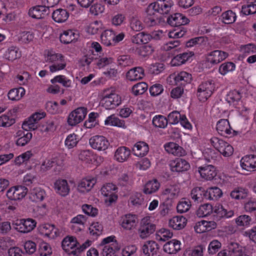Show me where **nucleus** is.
<instances>
[{"label": "nucleus", "instance_id": "1", "mask_svg": "<svg viewBox=\"0 0 256 256\" xmlns=\"http://www.w3.org/2000/svg\"><path fill=\"white\" fill-rule=\"evenodd\" d=\"M100 246H102L101 254L102 256H118L116 252L120 249V245L116 240V236H110L104 238Z\"/></svg>", "mask_w": 256, "mask_h": 256}, {"label": "nucleus", "instance_id": "2", "mask_svg": "<svg viewBox=\"0 0 256 256\" xmlns=\"http://www.w3.org/2000/svg\"><path fill=\"white\" fill-rule=\"evenodd\" d=\"M214 89L215 84L213 80L203 82L198 88L196 96L200 101L205 102L212 96Z\"/></svg>", "mask_w": 256, "mask_h": 256}, {"label": "nucleus", "instance_id": "3", "mask_svg": "<svg viewBox=\"0 0 256 256\" xmlns=\"http://www.w3.org/2000/svg\"><path fill=\"white\" fill-rule=\"evenodd\" d=\"M79 243L76 238L74 236H66L62 242V249L68 254L78 256L80 251L78 250Z\"/></svg>", "mask_w": 256, "mask_h": 256}, {"label": "nucleus", "instance_id": "4", "mask_svg": "<svg viewBox=\"0 0 256 256\" xmlns=\"http://www.w3.org/2000/svg\"><path fill=\"white\" fill-rule=\"evenodd\" d=\"M156 229V226L151 222L149 218H144L138 230L139 236L142 239L147 238L155 232Z\"/></svg>", "mask_w": 256, "mask_h": 256}, {"label": "nucleus", "instance_id": "5", "mask_svg": "<svg viewBox=\"0 0 256 256\" xmlns=\"http://www.w3.org/2000/svg\"><path fill=\"white\" fill-rule=\"evenodd\" d=\"M14 228L22 233H28L31 232L36 226V222L32 218L18 220L13 224Z\"/></svg>", "mask_w": 256, "mask_h": 256}, {"label": "nucleus", "instance_id": "6", "mask_svg": "<svg viewBox=\"0 0 256 256\" xmlns=\"http://www.w3.org/2000/svg\"><path fill=\"white\" fill-rule=\"evenodd\" d=\"M102 106L106 109H113L121 103L120 97L116 93L106 94L100 102Z\"/></svg>", "mask_w": 256, "mask_h": 256}, {"label": "nucleus", "instance_id": "7", "mask_svg": "<svg viewBox=\"0 0 256 256\" xmlns=\"http://www.w3.org/2000/svg\"><path fill=\"white\" fill-rule=\"evenodd\" d=\"M213 208L214 220L218 222L222 219L230 218L234 215V212L233 210H230L228 211L220 204H216Z\"/></svg>", "mask_w": 256, "mask_h": 256}, {"label": "nucleus", "instance_id": "8", "mask_svg": "<svg viewBox=\"0 0 256 256\" xmlns=\"http://www.w3.org/2000/svg\"><path fill=\"white\" fill-rule=\"evenodd\" d=\"M150 5L152 6V7L156 12L162 14H167L170 12L173 6V2L171 0H159L150 4Z\"/></svg>", "mask_w": 256, "mask_h": 256}, {"label": "nucleus", "instance_id": "9", "mask_svg": "<svg viewBox=\"0 0 256 256\" xmlns=\"http://www.w3.org/2000/svg\"><path fill=\"white\" fill-rule=\"evenodd\" d=\"M216 130L218 134L226 137H231L234 135L236 132L230 127L229 122L226 119H221L216 124Z\"/></svg>", "mask_w": 256, "mask_h": 256}, {"label": "nucleus", "instance_id": "10", "mask_svg": "<svg viewBox=\"0 0 256 256\" xmlns=\"http://www.w3.org/2000/svg\"><path fill=\"white\" fill-rule=\"evenodd\" d=\"M89 143L93 148L98 150H104L110 146L108 141L102 136H95L92 137L89 140Z\"/></svg>", "mask_w": 256, "mask_h": 256}, {"label": "nucleus", "instance_id": "11", "mask_svg": "<svg viewBox=\"0 0 256 256\" xmlns=\"http://www.w3.org/2000/svg\"><path fill=\"white\" fill-rule=\"evenodd\" d=\"M198 172L201 178L206 180H211L217 175L216 168L212 164L198 167Z\"/></svg>", "mask_w": 256, "mask_h": 256}, {"label": "nucleus", "instance_id": "12", "mask_svg": "<svg viewBox=\"0 0 256 256\" xmlns=\"http://www.w3.org/2000/svg\"><path fill=\"white\" fill-rule=\"evenodd\" d=\"M170 170L173 172H180L188 170L190 168L189 163L185 160L176 158L170 162Z\"/></svg>", "mask_w": 256, "mask_h": 256}, {"label": "nucleus", "instance_id": "13", "mask_svg": "<svg viewBox=\"0 0 256 256\" xmlns=\"http://www.w3.org/2000/svg\"><path fill=\"white\" fill-rule=\"evenodd\" d=\"M150 4L148 6L146 10V16L144 18L145 23L149 26H152L160 24L162 18H158L156 14V12Z\"/></svg>", "mask_w": 256, "mask_h": 256}, {"label": "nucleus", "instance_id": "14", "mask_svg": "<svg viewBox=\"0 0 256 256\" xmlns=\"http://www.w3.org/2000/svg\"><path fill=\"white\" fill-rule=\"evenodd\" d=\"M190 20L184 16L180 13L171 14L167 18V22L172 26L180 28L182 26L188 24Z\"/></svg>", "mask_w": 256, "mask_h": 256}, {"label": "nucleus", "instance_id": "15", "mask_svg": "<svg viewBox=\"0 0 256 256\" xmlns=\"http://www.w3.org/2000/svg\"><path fill=\"white\" fill-rule=\"evenodd\" d=\"M50 10L46 5L36 6L30 8L28 14L32 18L36 19L44 18L48 15Z\"/></svg>", "mask_w": 256, "mask_h": 256}, {"label": "nucleus", "instance_id": "16", "mask_svg": "<svg viewBox=\"0 0 256 256\" xmlns=\"http://www.w3.org/2000/svg\"><path fill=\"white\" fill-rule=\"evenodd\" d=\"M40 233L46 236L54 239L59 236L60 232L54 225L49 224H44L40 227Z\"/></svg>", "mask_w": 256, "mask_h": 256}, {"label": "nucleus", "instance_id": "17", "mask_svg": "<svg viewBox=\"0 0 256 256\" xmlns=\"http://www.w3.org/2000/svg\"><path fill=\"white\" fill-rule=\"evenodd\" d=\"M228 56L226 52L215 50L207 54L206 61L212 64H218L225 60Z\"/></svg>", "mask_w": 256, "mask_h": 256}, {"label": "nucleus", "instance_id": "18", "mask_svg": "<svg viewBox=\"0 0 256 256\" xmlns=\"http://www.w3.org/2000/svg\"><path fill=\"white\" fill-rule=\"evenodd\" d=\"M76 184L72 181L70 180L69 183L64 179L57 180L54 183V188L56 190L60 192H70V190H74Z\"/></svg>", "mask_w": 256, "mask_h": 256}, {"label": "nucleus", "instance_id": "19", "mask_svg": "<svg viewBox=\"0 0 256 256\" xmlns=\"http://www.w3.org/2000/svg\"><path fill=\"white\" fill-rule=\"evenodd\" d=\"M138 223L136 215L127 214L121 218V226L124 229L130 230L136 227Z\"/></svg>", "mask_w": 256, "mask_h": 256}, {"label": "nucleus", "instance_id": "20", "mask_svg": "<svg viewBox=\"0 0 256 256\" xmlns=\"http://www.w3.org/2000/svg\"><path fill=\"white\" fill-rule=\"evenodd\" d=\"M242 169L247 171H253L256 168V156L254 154L244 156L240 161Z\"/></svg>", "mask_w": 256, "mask_h": 256}, {"label": "nucleus", "instance_id": "21", "mask_svg": "<svg viewBox=\"0 0 256 256\" xmlns=\"http://www.w3.org/2000/svg\"><path fill=\"white\" fill-rule=\"evenodd\" d=\"M216 227V224L214 220H201L196 223L194 230L197 233L201 234L209 232Z\"/></svg>", "mask_w": 256, "mask_h": 256}, {"label": "nucleus", "instance_id": "22", "mask_svg": "<svg viewBox=\"0 0 256 256\" xmlns=\"http://www.w3.org/2000/svg\"><path fill=\"white\" fill-rule=\"evenodd\" d=\"M191 197L195 202L200 203L204 200V199L208 200H217L222 196L223 193H218L216 196L214 193H190Z\"/></svg>", "mask_w": 256, "mask_h": 256}, {"label": "nucleus", "instance_id": "23", "mask_svg": "<svg viewBox=\"0 0 256 256\" xmlns=\"http://www.w3.org/2000/svg\"><path fill=\"white\" fill-rule=\"evenodd\" d=\"M159 249L158 244L153 240L146 242L142 247L143 253L147 256H154L157 254Z\"/></svg>", "mask_w": 256, "mask_h": 256}, {"label": "nucleus", "instance_id": "24", "mask_svg": "<svg viewBox=\"0 0 256 256\" xmlns=\"http://www.w3.org/2000/svg\"><path fill=\"white\" fill-rule=\"evenodd\" d=\"M164 147L168 153L172 154L174 156H181L186 154V151L184 149L175 142L166 143L164 144Z\"/></svg>", "mask_w": 256, "mask_h": 256}, {"label": "nucleus", "instance_id": "25", "mask_svg": "<svg viewBox=\"0 0 256 256\" xmlns=\"http://www.w3.org/2000/svg\"><path fill=\"white\" fill-rule=\"evenodd\" d=\"M187 223V220L183 216H176L170 219L168 226L175 230H180L185 227Z\"/></svg>", "mask_w": 256, "mask_h": 256}, {"label": "nucleus", "instance_id": "26", "mask_svg": "<svg viewBox=\"0 0 256 256\" xmlns=\"http://www.w3.org/2000/svg\"><path fill=\"white\" fill-rule=\"evenodd\" d=\"M126 76L127 79L130 81L141 80L144 76V70L142 67H136L130 70Z\"/></svg>", "mask_w": 256, "mask_h": 256}, {"label": "nucleus", "instance_id": "27", "mask_svg": "<svg viewBox=\"0 0 256 256\" xmlns=\"http://www.w3.org/2000/svg\"><path fill=\"white\" fill-rule=\"evenodd\" d=\"M176 84L181 86H184L186 84L190 83L192 80V74L186 72H178L174 78Z\"/></svg>", "mask_w": 256, "mask_h": 256}, {"label": "nucleus", "instance_id": "28", "mask_svg": "<svg viewBox=\"0 0 256 256\" xmlns=\"http://www.w3.org/2000/svg\"><path fill=\"white\" fill-rule=\"evenodd\" d=\"M78 37V34L75 33L71 30H68L64 31L60 34V40L61 42L64 44H68L76 40Z\"/></svg>", "mask_w": 256, "mask_h": 256}, {"label": "nucleus", "instance_id": "29", "mask_svg": "<svg viewBox=\"0 0 256 256\" xmlns=\"http://www.w3.org/2000/svg\"><path fill=\"white\" fill-rule=\"evenodd\" d=\"M149 150L148 144L144 142H136L133 148L132 152L134 155L142 157L146 156Z\"/></svg>", "mask_w": 256, "mask_h": 256}, {"label": "nucleus", "instance_id": "30", "mask_svg": "<svg viewBox=\"0 0 256 256\" xmlns=\"http://www.w3.org/2000/svg\"><path fill=\"white\" fill-rule=\"evenodd\" d=\"M96 183L94 178L92 179L83 178L78 182V190L79 192H84L85 190L89 192L94 187Z\"/></svg>", "mask_w": 256, "mask_h": 256}, {"label": "nucleus", "instance_id": "31", "mask_svg": "<svg viewBox=\"0 0 256 256\" xmlns=\"http://www.w3.org/2000/svg\"><path fill=\"white\" fill-rule=\"evenodd\" d=\"M180 250V242L176 239L172 240L164 246V250L168 254H176Z\"/></svg>", "mask_w": 256, "mask_h": 256}, {"label": "nucleus", "instance_id": "32", "mask_svg": "<svg viewBox=\"0 0 256 256\" xmlns=\"http://www.w3.org/2000/svg\"><path fill=\"white\" fill-rule=\"evenodd\" d=\"M130 150L126 146H120L116 151L114 158L119 162H124L129 158Z\"/></svg>", "mask_w": 256, "mask_h": 256}, {"label": "nucleus", "instance_id": "33", "mask_svg": "<svg viewBox=\"0 0 256 256\" xmlns=\"http://www.w3.org/2000/svg\"><path fill=\"white\" fill-rule=\"evenodd\" d=\"M69 17V12L65 9L58 8L52 12V19L57 22L61 23L66 22Z\"/></svg>", "mask_w": 256, "mask_h": 256}, {"label": "nucleus", "instance_id": "34", "mask_svg": "<svg viewBox=\"0 0 256 256\" xmlns=\"http://www.w3.org/2000/svg\"><path fill=\"white\" fill-rule=\"evenodd\" d=\"M194 55L193 52H184L176 54L172 60L174 65H180L184 64Z\"/></svg>", "mask_w": 256, "mask_h": 256}, {"label": "nucleus", "instance_id": "35", "mask_svg": "<svg viewBox=\"0 0 256 256\" xmlns=\"http://www.w3.org/2000/svg\"><path fill=\"white\" fill-rule=\"evenodd\" d=\"M152 40L150 34L144 32H140L132 38V41L136 44H147Z\"/></svg>", "mask_w": 256, "mask_h": 256}, {"label": "nucleus", "instance_id": "36", "mask_svg": "<svg viewBox=\"0 0 256 256\" xmlns=\"http://www.w3.org/2000/svg\"><path fill=\"white\" fill-rule=\"evenodd\" d=\"M214 207L210 204H205L200 206L196 212L199 218H204L210 215L213 212Z\"/></svg>", "mask_w": 256, "mask_h": 256}, {"label": "nucleus", "instance_id": "37", "mask_svg": "<svg viewBox=\"0 0 256 256\" xmlns=\"http://www.w3.org/2000/svg\"><path fill=\"white\" fill-rule=\"evenodd\" d=\"M222 22L224 24H232L236 20V14L232 10H229L222 13L221 14Z\"/></svg>", "mask_w": 256, "mask_h": 256}, {"label": "nucleus", "instance_id": "38", "mask_svg": "<svg viewBox=\"0 0 256 256\" xmlns=\"http://www.w3.org/2000/svg\"><path fill=\"white\" fill-rule=\"evenodd\" d=\"M25 94V90L22 87L10 90L8 94V98L12 100H20Z\"/></svg>", "mask_w": 256, "mask_h": 256}, {"label": "nucleus", "instance_id": "39", "mask_svg": "<svg viewBox=\"0 0 256 256\" xmlns=\"http://www.w3.org/2000/svg\"><path fill=\"white\" fill-rule=\"evenodd\" d=\"M173 234L170 231V230L162 228L156 232V238L158 241L165 242L171 238Z\"/></svg>", "mask_w": 256, "mask_h": 256}, {"label": "nucleus", "instance_id": "40", "mask_svg": "<svg viewBox=\"0 0 256 256\" xmlns=\"http://www.w3.org/2000/svg\"><path fill=\"white\" fill-rule=\"evenodd\" d=\"M242 98L241 93L236 90H232L228 94L226 100L230 104L235 105Z\"/></svg>", "mask_w": 256, "mask_h": 256}, {"label": "nucleus", "instance_id": "41", "mask_svg": "<svg viewBox=\"0 0 256 256\" xmlns=\"http://www.w3.org/2000/svg\"><path fill=\"white\" fill-rule=\"evenodd\" d=\"M104 124L122 127L124 126V121L120 120L115 114H112L106 118L104 121Z\"/></svg>", "mask_w": 256, "mask_h": 256}, {"label": "nucleus", "instance_id": "42", "mask_svg": "<svg viewBox=\"0 0 256 256\" xmlns=\"http://www.w3.org/2000/svg\"><path fill=\"white\" fill-rule=\"evenodd\" d=\"M34 35L28 31L20 32L18 35V41L20 44H27L32 40Z\"/></svg>", "mask_w": 256, "mask_h": 256}, {"label": "nucleus", "instance_id": "43", "mask_svg": "<svg viewBox=\"0 0 256 256\" xmlns=\"http://www.w3.org/2000/svg\"><path fill=\"white\" fill-rule=\"evenodd\" d=\"M191 206V202L189 200L182 198L178 204L176 210L178 213L182 214L187 212Z\"/></svg>", "mask_w": 256, "mask_h": 256}, {"label": "nucleus", "instance_id": "44", "mask_svg": "<svg viewBox=\"0 0 256 256\" xmlns=\"http://www.w3.org/2000/svg\"><path fill=\"white\" fill-rule=\"evenodd\" d=\"M154 51L151 45H144L136 48V52L140 56L145 58L150 55Z\"/></svg>", "mask_w": 256, "mask_h": 256}, {"label": "nucleus", "instance_id": "45", "mask_svg": "<svg viewBox=\"0 0 256 256\" xmlns=\"http://www.w3.org/2000/svg\"><path fill=\"white\" fill-rule=\"evenodd\" d=\"M102 42L106 46H111L113 42V30H108L101 34Z\"/></svg>", "mask_w": 256, "mask_h": 256}, {"label": "nucleus", "instance_id": "46", "mask_svg": "<svg viewBox=\"0 0 256 256\" xmlns=\"http://www.w3.org/2000/svg\"><path fill=\"white\" fill-rule=\"evenodd\" d=\"M250 0H249L246 4L242 6V12L245 15L252 14L256 13V2H250Z\"/></svg>", "mask_w": 256, "mask_h": 256}, {"label": "nucleus", "instance_id": "47", "mask_svg": "<svg viewBox=\"0 0 256 256\" xmlns=\"http://www.w3.org/2000/svg\"><path fill=\"white\" fill-rule=\"evenodd\" d=\"M243 252L242 246L236 242H231L228 246V252L230 256H238Z\"/></svg>", "mask_w": 256, "mask_h": 256}, {"label": "nucleus", "instance_id": "48", "mask_svg": "<svg viewBox=\"0 0 256 256\" xmlns=\"http://www.w3.org/2000/svg\"><path fill=\"white\" fill-rule=\"evenodd\" d=\"M38 254L40 256H50L52 254L50 246L46 242H42L39 245Z\"/></svg>", "mask_w": 256, "mask_h": 256}, {"label": "nucleus", "instance_id": "49", "mask_svg": "<svg viewBox=\"0 0 256 256\" xmlns=\"http://www.w3.org/2000/svg\"><path fill=\"white\" fill-rule=\"evenodd\" d=\"M14 18V15L12 12L8 13L5 4L2 3V8H0V18L7 22L12 21Z\"/></svg>", "mask_w": 256, "mask_h": 256}, {"label": "nucleus", "instance_id": "50", "mask_svg": "<svg viewBox=\"0 0 256 256\" xmlns=\"http://www.w3.org/2000/svg\"><path fill=\"white\" fill-rule=\"evenodd\" d=\"M160 187V184L156 180H150L145 184L144 192H156Z\"/></svg>", "mask_w": 256, "mask_h": 256}, {"label": "nucleus", "instance_id": "51", "mask_svg": "<svg viewBox=\"0 0 256 256\" xmlns=\"http://www.w3.org/2000/svg\"><path fill=\"white\" fill-rule=\"evenodd\" d=\"M148 84L144 82H138L132 88V92L135 96L143 94L148 89Z\"/></svg>", "mask_w": 256, "mask_h": 256}, {"label": "nucleus", "instance_id": "52", "mask_svg": "<svg viewBox=\"0 0 256 256\" xmlns=\"http://www.w3.org/2000/svg\"><path fill=\"white\" fill-rule=\"evenodd\" d=\"M168 123L167 118L162 115L156 116L152 119V124L156 127L164 128L167 126Z\"/></svg>", "mask_w": 256, "mask_h": 256}, {"label": "nucleus", "instance_id": "53", "mask_svg": "<svg viewBox=\"0 0 256 256\" xmlns=\"http://www.w3.org/2000/svg\"><path fill=\"white\" fill-rule=\"evenodd\" d=\"M235 68L236 65L234 62H226L220 66L218 71L222 75L224 76L228 72L233 71Z\"/></svg>", "mask_w": 256, "mask_h": 256}, {"label": "nucleus", "instance_id": "54", "mask_svg": "<svg viewBox=\"0 0 256 256\" xmlns=\"http://www.w3.org/2000/svg\"><path fill=\"white\" fill-rule=\"evenodd\" d=\"M46 62H54L56 61L64 62V56L60 54H56L52 51H48L46 57Z\"/></svg>", "mask_w": 256, "mask_h": 256}, {"label": "nucleus", "instance_id": "55", "mask_svg": "<svg viewBox=\"0 0 256 256\" xmlns=\"http://www.w3.org/2000/svg\"><path fill=\"white\" fill-rule=\"evenodd\" d=\"M18 49L14 46L9 48L6 52V56L9 60L13 61L14 60L19 58L20 54L18 53Z\"/></svg>", "mask_w": 256, "mask_h": 256}, {"label": "nucleus", "instance_id": "56", "mask_svg": "<svg viewBox=\"0 0 256 256\" xmlns=\"http://www.w3.org/2000/svg\"><path fill=\"white\" fill-rule=\"evenodd\" d=\"M252 221L251 218L246 214L241 215L236 219V224L240 226H248Z\"/></svg>", "mask_w": 256, "mask_h": 256}, {"label": "nucleus", "instance_id": "57", "mask_svg": "<svg viewBox=\"0 0 256 256\" xmlns=\"http://www.w3.org/2000/svg\"><path fill=\"white\" fill-rule=\"evenodd\" d=\"M52 84L58 82L62 84L64 86L70 87L71 84V81L70 80L68 79L64 76L59 75L55 76L50 80Z\"/></svg>", "mask_w": 256, "mask_h": 256}, {"label": "nucleus", "instance_id": "58", "mask_svg": "<svg viewBox=\"0 0 256 256\" xmlns=\"http://www.w3.org/2000/svg\"><path fill=\"white\" fill-rule=\"evenodd\" d=\"M24 249L25 250V256L26 254H33L36 252V244L32 240H28L24 244Z\"/></svg>", "mask_w": 256, "mask_h": 256}, {"label": "nucleus", "instance_id": "59", "mask_svg": "<svg viewBox=\"0 0 256 256\" xmlns=\"http://www.w3.org/2000/svg\"><path fill=\"white\" fill-rule=\"evenodd\" d=\"M207 38L204 36H198L191 38L187 41L185 44L187 48H191L194 46L200 45L205 42Z\"/></svg>", "mask_w": 256, "mask_h": 256}, {"label": "nucleus", "instance_id": "60", "mask_svg": "<svg viewBox=\"0 0 256 256\" xmlns=\"http://www.w3.org/2000/svg\"><path fill=\"white\" fill-rule=\"evenodd\" d=\"M22 128L26 131H28V130H35L38 128V124L35 122L34 119L32 118L31 116L27 120L24 122Z\"/></svg>", "mask_w": 256, "mask_h": 256}, {"label": "nucleus", "instance_id": "61", "mask_svg": "<svg viewBox=\"0 0 256 256\" xmlns=\"http://www.w3.org/2000/svg\"><path fill=\"white\" fill-rule=\"evenodd\" d=\"M210 141L212 145L219 152L224 148V146H227L226 142L216 137H212Z\"/></svg>", "mask_w": 256, "mask_h": 256}, {"label": "nucleus", "instance_id": "62", "mask_svg": "<svg viewBox=\"0 0 256 256\" xmlns=\"http://www.w3.org/2000/svg\"><path fill=\"white\" fill-rule=\"evenodd\" d=\"M164 65L162 63H155L152 64L148 69L149 73L154 74H158L164 70Z\"/></svg>", "mask_w": 256, "mask_h": 256}, {"label": "nucleus", "instance_id": "63", "mask_svg": "<svg viewBox=\"0 0 256 256\" xmlns=\"http://www.w3.org/2000/svg\"><path fill=\"white\" fill-rule=\"evenodd\" d=\"M77 137V135L74 134H70L67 136L65 140V144L68 148H72L76 146L78 142Z\"/></svg>", "mask_w": 256, "mask_h": 256}, {"label": "nucleus", "instance_id": "64", "mask_svg": "<svg viewBox=\"0 0 256 256\" xmlns=\"http://www.w3.org/2000/svg\"><path fill=\"white\" fill-rule=\"evenodd\" d=\"M244 208L246 212L254 214L256 216V200L254 199L249 200L244 204Z\"/></svg>", "mask_w": 256, "mask_h": 256}]
</instances>
